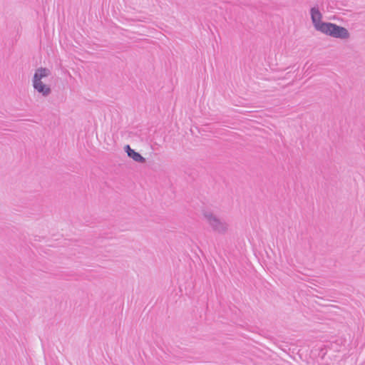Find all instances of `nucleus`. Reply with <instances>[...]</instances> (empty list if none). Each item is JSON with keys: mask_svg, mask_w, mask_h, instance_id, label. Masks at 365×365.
Segmentation results:
<instances>
[{"mask_svg": "<svg viewBox=\"0 0 365 365\" xmlns=\"http://www.w3.org/2000/svg\"><path fill=\"white\" fill-rule=\"evenodd\" d=\"M310 15L314 27L317 31L336 38L344 40L349 38V32L346 28L335 24L322 21V14L318 6H314L310 9Z\"/></svg>", "mask_w": 365, "mask_h": 365, "instance_id": "obj_1", "label": "nucleus"}, {"mask_svg": "<svg viewBox=\"0 0 365 365\" xmlns=\"http://www.w3.org/2000/svg\"><path fill=\"white\" fill-rule=\"evenodd\" d=\"M50 80L49 70H37L33 78L34 90L43 97L48 96L51 93Z\"/></svg>", "mask_w": 365, "mask_h": 365, "instance_id": "obj_2", "label": "nucleus"}, {"mask_svg": "<svg viewBox=\"0 0 365 365\" xmlns=\"http://www.w3.org/2000/svg\"><path fill=\"white\" fill-rule=\"evenodd\" d=\"M204 218L212 229L219 233L224 235L229 229V225L224 220H220L211 212H205L203 213Z\"/></svg>", "mask_w": 365, "mask_h": 365, "instance_id": "obj_3", "label": "nucleus"}, {"mask_svg": "<svg viewBox=\"0 0 365 365\" xmlns=\"http://www.w3.org/2000/svg\"><path fill=\"white\" fill-rule=\"evenodd\" d=\"M125 150L127 153L128 157L132 158L134 161L141 163H144L145 162V158H143L140 153L132 149L130 145H125Z\"/></svg>", "mask_w": 365, "mask_h": 365, "instance_id": "obj_4", "label": "nucleus"}]
</instances>
